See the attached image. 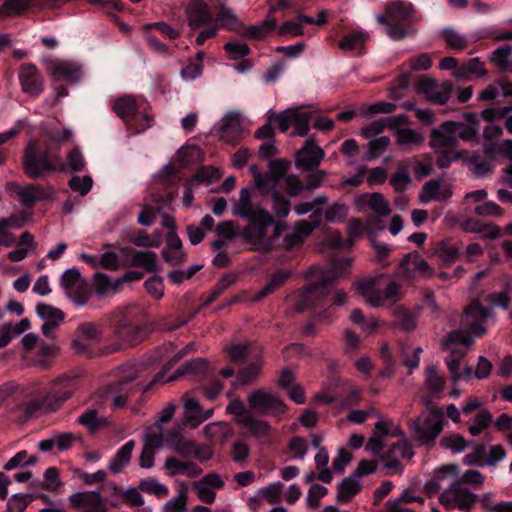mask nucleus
<instances>
[{
    "label": "nucleus",
    "instance_id": "f257e3e1",
    "mask_svg": "<svg viewBox=\"0 0 512 512\" xmlns=\"http://www.w3.org/2000/svg\"><path fill=\"white\" fill-rule=\"evenodd\" d=\"M232 214L248 222L240 232L246 242L257 249L269 244L268 229L272 227L274 218L260 204L252 202L249 188L241 189L239 199L234 202Z\"/></svg>",
    "mask_w": 512,
    "mask_h": 512
},
{
    "label": "nucleus",
    "instance_id": "f03ea898",
    "mask_svg": "<svg viewBox=\"0 0 512 512\" xmlns=\"http://www.w3.org/2000/svg\"><path fill=\"white\" fill-rule=\"evenodd\" d=\"M147 321L145 310L136 304L118 307L109 313L106 323L114 338L120 342L115 345L114 350L142 342L147 334Z\"/></svg>",
    "mask_w": 512,
    "mask_h": 512
},
{
    "label": "nucleus",
    "instance_id": "7ed1b4c3",
    "mask_svg": "<svg viewBox=\"0 0 512 512\" xmlns=\"http://www.w3.org/2000/svg\"><path fill=\"white\" fill-rule=\"evenodd\" d=\"M350 266L349 259H342L334 263L331 269L322 272L318 281L306 286L299 294L296 301L298 312H304L308 309H320L329 303V297L333 291V283L343 276Z\"/></svg>",
    "mask_w": 512,
    "mask_h": 512
},
{
    "label": "nucleus",
    "instance_id": "20e7f679",
    "mask_svg": "<svg viewBox=\"0 0 512 512\" xmlns=\"http://www.w3.org/2000/svg\"><path fill=\"white\" fill-rule=\"evenodd\" d=\"M23 171L32 180L44 179L54 172H63L65 166L59 147L41 146L35 140L28 142L22 156Z\"/></svg>",
    "mask_w": 512,
    "mask_h": 512
},
{
    "label": "nucleus",
    "instance_id": "39448f33",
    "mask_svg": "<svg viewBox=\"0 0 512 512\" xmlns=\"http://www.w3.org/2000/svg\"><path fill=\"white\" fill-rule=\"evenodd\" d=\"M77 388V380L74 377L61 376L51 382L43 391L42 395L31 400L26 412L33 415L38 411L53 413L60 409Z\"/></svg>",
    "mask_w": 512,
    "mask_h": 512
},
{
    "label": "nucleus",
    "instance_id": "423d86ee",
    "mask_svg": "<svg viewBox=\"0 0 512 512\" xmlns=\"http://www.w3.org/2000/svg\"><path fill=\"white\" fill-rule=\"evenodd\" d=\"M443 430V417L441 411L433 410L418 416L410 424L412 436L422 445H429L435 441Z\"/></svg>",
    "mask_w": 512,
    "mask_h": 512
},
{
    "label": "nucleus",
    "instance_id": "0eeeda50",
    "mask_svg": "<svg viewBox=\"0 0 512 512\" xmlns=\"http://www.w3.org/2000/svg\"><path fill=\"white\" fill-rule=\"evenodd\" d=\"M248 405L256 413L264 416L281 418L287 411V405L283 400L264 389L252 391L248 395Z\"/></svg>",
    "mask_w": 512,
    "mask_h": 512
},
{
    "label": "nucleus",
    "instance_id": "6e6552de",
    "mask_svg": "<svg viewBox=\"0 0 512 512\" xmlns=\"http://www.w3.org/2000/svg\"><path fill=\"white\" fill-rule=\"evenodd\" d=\"M439 501L447 509L457 507L460 510L467 511L478 501V496L467 489L461 488L460 482H453L441 493Z\"/></svg>",
    "mask_w": 512,
    "mask_h": 512
},
{
    "label": "nucleus",
    "instance_id": "1a4fd4ad",
    "mask_svg": "<svg viewBox=\"0 0 512 512\" xmlns=\"http://www.w3.org/2000/svg\"><path fill=\"white\" fill-rule=\"evenodd\" d=\"M114 112L126 123L137 121L138 118H142L140 128L142 130L150 127L152 118L147 114H142L137 99L134 96L126 95L115 100L113 105Z\"/></svg>",
    "mask_w": 512,
    "mask_h": 512
},
{
    "label": "nucleus",
    "instance_id": "9d476101",
    "mask_svg": "<svg viewBox=\"0 0 512 512\" xmlns=\"http://www.w3.org/2000/svg\"><path fill=\"white\" fill-rule=\"evenodd\" d=\"M100 339V332L95 324L85 322L80 324L75 332V338L72 341L73 348L77 353L85 355L89 358L95 357L92 344L98 342Z\"/></svg>",
    "mask_w": 512,
    "mask_h": 512
},
{
    "label": "nucleus",
    "instance_id": "9b49d317",
    "mask_svg": "<svg viewBox=\"0 0 512 512\" xmlns=\"http://www.w3.org/2000/svg\"><path fill=\"white\" fill-rule=\"evenodd\" d=\"M459 127L460 122H443L439 128L431 131L429 146L433 149L457 147Z\"/></svg>",
    "mask_w": 512,
    "mask_h": 512
},
{
    "label": "nucleus",
    "instance_id": "f8f14e48",
    "mask_svg": "<svg viewBox=\"0 0 512 512\" xmlns=\"http://www.w3.org/2000/svg\"><path fill=\"white\" fill-rule=\"evenodd\" d=\"M324 155L323 149L316 145L312 138H309L296 153L295 166L303 171H314L320 165Z\"/></svg>",
    "mask_w": 512,
    "mask_h": 512
},
{
    "label": "nucleus",
    "instance_id": "ddd939ff",
    "mask_svg": "<svg viewBox=\"0 0 512 512\" xmlns=\"http://www.w3.org/2000/svg\"><path fill=\"white\" fill-rule=\"evenodd\" d=\"M19 81L24 93L37 97L43 92V77L38 68L32 63L21 65Z\"/></svg>",
    "mask_w": 512,
    "mask_h": 512
},
{
    "label": "nucleus",
    "instance_id": "4468645a",
    "mask_svg": "<svg viewBox=\"0 0 512 512\" xmlns=\"http://www.w3.org/2000/svg\"><path fill=\"white\" fill-rule=\"evenodd\" d=\"M55 82H65L70 85L79 83L83 78V66L72 61H57L50 67Z\"/></svg>",
    "mask_w": 512,
    "mask_h": 512
},
{
    "label": "nucleus",
    "instance_id": "2eb2a0df",
    "mask_svg": "<svg viewBox=\"0 0 512 512\" xmlns=\"http://www.w3.org/2000/svg\"><path fill=\"white\" fill-rule=\"evenodd\" d=\"M466 316L471 319L470 331L477 337L486 333L484 326L488 318L493 317L492 308L485 307L479 300H474L465 310Z\"/></svg>",
    "mask_w": 512,
    "mask_h": 512
},
{
    "label": "nucleus",
    "instance_id": "dca6fc26",
    "mask_svg": "<svg viewBox=\"0 0 512 512\" xmlns=\"http://www.w3.org/2000/svg\"><path fill=\"white\" fill-rule=\"evenodd\" d=\"M189 26L199 29L213 23V15L209 5L204 0H192L186 7Z\"/></svg>",
    "mask_w": 512,
    "mask_h": 512
},
{
    "label": "nucleus",
    "instance_id": "f3484780",
    "mask_svg": "<svg viewBox=\"0 0 512 512\" xmlns=\"http://www.w3.org/2000/svg\"><path fill=\"white\" fill-rule=\"evenodd\" d=\"M355 205L359 211H363L369 207L375 214L379 216H388L391 212L389 202L381 193H361L355 198Z\"/></svg>",
    "mask_w": 512,
    "mask_h": 512
},
{
    "label": "nucleus",
    "instance_id": "a211bd4d",
    "mask_svg": "<svg viewBox=\"0 0 512 512\" xmlns=\"http://www.w3.org/2000/svg\"><path fill=\"white\" fill-rule=\"evenodd\" d=\"M219 137L227 143L235 144L240 141L243 135V127L239 114L235 112L227 113L221 120Z\"/></svg>",
    "mask_w": 512,
    "mask_h": 512
},
{
    "label": "nucleus",
    "instance_id": "6ab92c4d",
    "mask_svg": "<svg viewBox=\"0 0 512 512\" xmlns=\"http://www.w3.org/2000/svg\"><path fill=\"white\" fill-rule=\"evenodd\" d=\"M211 374L210 364L203 358H194L181 364L171 380L183 375H192L196 380L202 381Z\"/></svg>",
    "mask_w": 512,
    "mask_h": 512
},
{
    "label": "nucleus",
    "instance_id": "aec40b11",
    "mask_svg": "<svg viewBox=\"0 0 512 512\" xmlns=\"http://www.w3.org/2000/svg\"><path fill=\"white\" fill-rule=\"evenodd\" d=\"M464 231L481 233L484 238L498 239L502 236L500 227L494 223H485L476 219H468L462 224Z\"/></svg>",
    "mask_w": 512,
    "mask_h": 512
},
{
    "label": "nucleus",
    "instance_id": "412c9836",
    "mask_svg": "<svg viewBox=\"0 0 512 512\" xmlns=\"http://www.w3.org/2000/svg\"><path fill=\"white\" fill-rule=\"evenodd\" d=\"M448 474L457 477L459 474V466L456 464H449L437 469L433 477L425 483V493L429 496L438 493L441 489V481H443Z\"/></svg>",
    "mask_w": 512,
    "mask_h": 512
},
{
    "label": "nucleus",
    "instance_id": "4be33fe9",
    "mask_svg": "<svg viewBox=\"0 0 512 512\" xmlns=\"http://www.w3.org/2000/svg\"><path fill=\"white\" fill-rule=\"evenodd\" d=\"M20 201L26 207H33L38 201L49 198V193L41 186L28 184L18 192Z\"/></svg>",
    "mask_w": 512,
    "mask_h": 512
},
{
    "label": "nucleus",
    "instance_id": "5701e85b",
    "mask_svg": "<svg viewBox=\"0 0 512 512\" xmlns=\"http://www.w3.org/2000/svg\"><path fill=\"white\" fill-rule=\"evenodd\" d=\"M361 484L358 479L354 475H350L345 477L338 484V493H337V501L340 503H347L351 501L360 491Z\"/></svg>",
    "mask_w": 512,
    "mask_h": 512
},
{
    "label": "nucleus",
    "instance_id": "b1692460",
    "mask_svg": "<svg viewBox=\"0 0 512 512\" xmlns=\"http://www.w3.org/2000/svg\"><path fill=\"white\" fill-rule=\"evenodd\" d=\"M134 447L135 441L129 440L117 450L109 462V469L113 473H120L123 467L129 463Z\"/></svg>",
    "mask_w": 512,
    "mask_h": 512
},
{
    "label": "nucleus",
    "instance_id": "393cba45",
    "mask_svg": "<svg viewBox=\"0 0 512 512\" xmlns=\"http://www.w3.org/2000/svg\"><path fill=\"white\" fill-rule=\"evenodd\" d=\"M412 3L403 0H393L386 6V13L391 20L406 21L413 15Z\"/></svg>",
    "mask_w": 512,
    "mask_h": 512
},
{
    "label": "nucleus",
    "instance_id": "a878e982",
    "mask_svg": "<svg viewBox=\"0 0 512 512\" xmlns=\"http://www.w3.org/2000/svg\"><path fill=\"white\" fill-rule=\"evenodd\" d=\"M277 28L275 18L268 16L260 25H250L245 29L244 35L249 39L262 40Z\"/></svg>",
    "mask_w": 512,
    "mask_h": 512
},
{
    "label": "nucleus",
    "instance_id": "bb28decb",
    "mask_svg": "<svg viewBox=\"0 0 512 512\" xmlns=\"http://www.w3.org/2000/svg\"><path fill=\"white\" fill-rule=\"evenodd\" d=\"M291 273L287 270L280 269L272 275L268 283L258 292L255 300L259 301L279 289L289 279Z\"/></svg>",
    "mask_w": 512,
    "mask_h": 512
},
{
    "label": "nucleus",
    "instance_id": "cd10ccee",
    "mask_svg": "<svg viewBox=\"0 0 512 512\" xmlns=\"http://www.w3.org/2000/svg\"><path fill=\"white\" fill-rule=\"evenodd\" d=\"M358 290L367 299L371 306H383V296L381 295V292L376 289L375 280H361L358 282Z\"/></svg>",
    "mask_w": 512,
    "mask_h": 512
},
{
    "label": "nucleus",
    "instance_id": "c85d7f7f",
    "mask_svg": "<svg viewBox=\"0 0 512 512\" xmlns=\"http://www.w3.org/2000/svg\"><path fill=\"white\" fill-rule=\"evenodd\" d=\"M101 501L100 491L77 492L69 496V502L75 509L82 506H100Z\"/></svg>",
    "mask_w": 512,
    "mask_h": 512
},
{
    "label": "nucleus",
    "instance_id": "c756f323",
    "mask_svg": "<svg viewBox=\"0 0 512 512\" xmlns=\"http://www.w3.org/2000/svg\"><path fill=\"white\" fill-rule=\"evenodd\" d=\"M512 287L507 283L504 289L500 292H492L485 297V302L491 305L490 308L499 307L503 310H508L511 303Z\"/></svg>",
    "mask_w": 512,
    "mask_h": 512
},
{
    "label": "nucleus",
    "instance_id": "7c9ffc66",
    "mask_svg": "<svg viewBox=\"0 0 512 512\" xmlns=\"http://www.w3.org/2000/svg\"><path fill=\"white\" fill-rule=\"evenodd\" d=\"M39 0H6L0 7V14L3 16L18 15L30 7L36 6Z\"/></svg>",
    "mask_w": 512,
    "mask_h": 512
},
{
    "label": "nucleus",
    "instance_id": "2f4dec72",
    "mask_svg": "<svg viewBox=\"0 0 512 512\" xmlns=\"http://www.w3.org/2000/svg\"><path fill=\"white\" fill-rule=\"evenodd\" d=\"M397 144L404 149L410 148L412 145H421L424 137L419 132L411 128H399L396 130Z\"/></svg>",
    "mask_w": 512,
    "mask_h": 512
},
{
    "label": "nucleus",
    "instance_id": "473e14b6",
    "mask_svg": "<svg viewBox=\"0 0 512 512\" xmlns=\"http://www.w3.org/2000/svg\"><path fill=\"white\" fill-rule=\"evenodd\" d=\"M111 486L114 490V494L121 496L122 501L130 507H140L144 504L143 496L138 491V488L129 487L127 490L123 491L122 488L114 482L111 483Z\"/></svg>",
    "mask_w": 512,
    "mask_h": 512
},
{
    "label": "nucleus",
    "instance_id": "72a5a7b5",
    "mask_svg": "<svg viewBox=\"0 0 512 512\" xmlns=\"http://www.w3.org/2000/svg\"><path fill=\"white\" fill-rule=\"evenodd\" d=\"M131 264L135 267H142L148 272L157 271V254L153 251H138L134 253Z\"/></svg>",
    "mask_w": 512,
    "mask_h": 512
},
{
    "label": "nucleus",
    "instance_id": "f704fd0d",
    "mask_svg": "<svg viewBox=\"0 0 512 512\" xmlns=\"http://www.w3.org/2000/svg\"><path fill=\"white\" fill-rule=\"evenodd\" d=\"M36 314L42 320L46 322L52 321L58 323V325H60L65 319V313L62 310L42 302L36 305Z\"/></svg>",
    "mask_w": 512,
    "mask_h": 512
},
{
    "label": "nucleus",
    "instance_id": "c9c22d12",
    "mask_svg": "<svg viewBox=\"0 0 512 512\" xmlns=\"http://www.w3.org/2000/svg\"><path fill=\"white\" fill-rule=\"evenodd\" d=\"M77 422L85 426L91 433L106 425V420L98 415L97 410L87 409L77 419Z\"/></svg>",
    "mask_w": 512,
    "mask_h": 512
},
{
    "label": "nucleus",
    "instance_id": "e433bc0d",
    "mask_svg": "<svg viewBox=\"0 0 512 512\" xmlns=\"http://www.w3.org/2000/svg\"><path fill=\"white\" fill-rule=\"evenodd\" d=\"M311 115L307 111H298L292 108V123L294 131L292 135L306 136L310 130Z\"/></svg>",
    "mask_w": 512,
    "mask_h": 512
},
{
    "label": "nucleus",
    "instance_id": "4c0bfd02",
    "mask_svg": "<svg viewBox=\"0 0 512 512\" xmlns=\"http://www.w3.org/2000/svg\"><path fill=\"white\" fill-rule=\"evenodd\" d=\"M399 268L404 272H409L413 269L421 273H426L429 270V264L427 261L419 257L417 253H407L401 259Z\"/></svg>",
    "mask_w": 512,
    "mask_h": 512
},
{
    "label": "nucleus",
    "instance_id": "58836bf2",
    "mask_svg": "<svg viewBox=\"0 0 512 512\" xmlns=\"http://www.w3.org/2000/svg\"><path fill=\"white\" fill-rule=\"evenodd\" d=\"M485 69L483 67V63L479 58H473L460 65L455 72V76L458 78H467L471 75L480 77L485 74Z\"/></svg>",
    "mask_w": 512,
    "mask_h": 512
},
{
    "label": "nucleus",
    "instance_id": "ea45409f",
    "mask_svg": "<svg viewBox=\"0 0 512 512\" xmlns=\"http://www.w3.org/2000/svg\"><path fill=\"white\" fill-rule=\"evenodd\" d=\"M391 141L388 136H380L372 139L368 143V150L364 154V159L370 161L380 157L389 147Z\"/></svg>",
    "mask_w": 512,
    "mask_h": 512
},
{
    "label": "nucleus",
    "instance_id": "a19ab883",
    "mask_svg": "<svg viewBox=\"0 0 512 512\" xmlns=\"http://www.w3.org/2000/svg\"><path fill=\"white\" fill-rule=\"evenodd\" d=\"M244 421L245 423L243 426L248 428L252 436L257 439L267 437L272 429L271 425L267 421L255 419L252 415L250 417H246Z\"/></svg>",
    "mask_w": 512,
    "mask_h": 512
},
{
    "label": "nucleus",
    "instance_id": "79ce46f5",
    "mask_svg": "<svg viewBox=\"0 0 512 512\" xmlns=\"http://www.w3.org/2000/svg\"><path fill=\"white\" fill-rule=\"evenodd\" d=\"M138 489L144 493L155 495L158 498H164L169 493L167 486L159 483L155 478L152 477L141 479L138 485Z\"/></svg>",
    "mask_w": 512,
    "mask_h": 512
},
{
    "label": "nucleus",
    "instance_id": "37998d69",
    "mask_svg": "<svg viewBox=\"0 0 512 512\" xmlns=\"http://www.w3.org/2000/svg\"><path fill=\"white\" fill-rule=\"evenodd\" d=\"M389 183L397 193L406 191L408 185L412 183L408 168L406 166H399L397 171L391 176Z\"/></svg>",
    "mask_w": 512,
    "mask_h": 512
},
{
    "label": "nucleus",
    "instance_id": "c03bdc74",
    "mask_svg": "<svg viewBox=\"0 0 512 512\" xmlns=\"http://www.w3.org/2000/svg\"><path fill=\"white\" fill-rule=\"evenodd\" d=\"M219 28L236 31L242 24L235 14L229 8L222 7L214 21Z\"/></svg>",
    "mask_w": 512,
    "mask_h": 512
},
{
    "label": "nucleus",
    "instance_id": "a18cd8bd",
    "mask_svg": "<svg viewBox=\"0 0 512 512\" xmlns=\"http://www.w3.org/2000/svg\"><path fill=\"white\" fill-rule=\"evenodd\" d=\"M65 295L76 306H84L90 298V290L85 282H80L73 288L65 291Z\"/></svg>",
    "mask_w": 512,
    "mask_h": 512
},
{
    "label": "nucleus",
    "instance_id": "49530a36",
    "mask_svg": "<svg viewBox=\"0 0 512 512\" xmlns=\"http://www.w3.org/2000/svg\"><path fill=\"white\" fill-rule=\"evenodd\" d=\"M441 35L447 46L453 50H463L467 47V38L452 28L443 29Z\"/></svg>",
    "mask_w": 512,
    "mask_h": 512
},
{
    "label": "nucleus",
    "instance_id": "de8ad7c7",
    "mask_svg": "<svg viewBox=\"0 0 512 512\" xmlns=\"http://www.w3.org/2000/svg\"><path fill=\"white\" fill-rule=\"evenodd\" d=\"M237 277L233 274H224L212 288L205 305L213 303L226 289L235 283Z\"/></svg>",
    "mask_w": 512,
    "mask_h": 512
},
{
    "label": "nucleus",
    "instance_id": "09e8293b",
    "mask_svg": "<svg viewBox=\"0 0 512 512\" xmlns=\"http://www.w3.org/2000/svg\"><path fill=\"white\" fill-rule=\"evenodd\" d=\"M450 354L445 358V363L452 376L453 383L461 380L460 362L464 357V352L461 350H449Z\"/></svg>",
    "mask_w": 512,
    "mask_h": 512
},
{
    "label": "nucleus",
    "instance_id": "8fccbe9b",
    "mask_svg": "<svg viewBox=\"0 0 512 512\" xmlns=\"http://www.w3.org/2000/svg\"><path fill=\"white\" fill-rule=\"evenodd\" d=\"M260 370L261 360L258 358L257 360L250 362L247 366L239 369L237 379L242 385H247L258 377Z\"/></svg>",
    "mask_w": 512,
    "mask_h": 512
},
{
    "label": "nucleus",
    "instance_id": "3c124183",
    "mask_svg": "<svg viewBox=\"0 0 512 512\" xmlns=\"http://www.w3.org/2000/svg\"><path fill=\"white\" fill-rule=\"evenodd\" d=\"M366 40L363 32H353L345 35L339 42V48L343 51H355L362 48Z\"/></svg>",
    "mask_w": 512,
    "mask_h": 512
},
{
    "label": "nucleus",
    "instance_id": "603ef678",
    "mask_svg": "<svg viewBox=\"0 0 512 512\" xmlns=\"http://www.w3.org/2000/svg\"><path fill=\"white\" fill-rule=\"evenodd\" d=\"M470 441H466L460 434L444 436L440 440V445L445 449H450L453 453H460L470 446Z\"/></svg>",
    "mask_w": 512,
    "mask_h": 512
},
{
    "label": "nucleus",
    "instance_id": "864d4df0",
    "mask_svg": "<svg viewBox=\"0 0 512 512\" xmlns=\"http://www.w3.org/2000/svg\"><path fill=\"white\" fill-rule=\"evenodd\" d=\"M187 486L183 485L179 490L178 496L173 497L166 502L165 512H187Z\"/></svg>",
    "mask_w": 512,
    "mask_h": 512
},
{
    "label": "nucleus",
    "instance_id": "5fc2aeb1",
    "mask_svg": "<svg viewBox=\"0 0 512 512\" xmlns=\"http://www.w3.org/2000/svg\"><path fill=\"white\" fill-rule=\"evenodd\" d=\"M472 343V339L462 330H453L442 341V349L445 351L454 350L452 345L462 344L468 346Z\"/></svg>",
    "mask_w": 512,
    "mask_h": 512
},
{
    "label": "nucleus",
    "instance_id": "6e6d98bb",
    "mask_svg": "<svg viewBox=\"0 0 512 512\" xmlns=\"http://www.w3.org/2000/svg\"><path fill=\"white\" fill-rule=\"evenodd\" d=\"M272 198V208L277 217L284 218L286 217L291 209L290 200L282 195L279 191H274L271 194Z\"/></svg>",
    "mask_w": 512,
    "mask_h": 512
},
{
    "label": "nucleus",
    "instance_id": "4d7b16f0",
    "mask_svg": "<svg viewBox=\"0 0 512 512\" xmlns=\"http://www.w3.org/2000/svg\"><path fill=\"white\" fill-rule=\"evenodd\" d=\"M63 483L59 478V470L56 467H49L44 472V481L39 482V487L41 489L54 492L59 487H61Z\"/></svg>",
    "mask_w": 512,
    "mask_h": 512
},
{
    "label": "nucleus",
    "instance_id": "13d9d810",
    "mask_svg": "<svg viewBox=\"0 0 512 512\" xmlns=\"http://www.w3.org/2000/svg\"><path fill=\"white\" fill-rule=\"evenodd\" d=\"M226 412L234 415V421L239 424L243 425L245 423L246 417H250L251 414L249 411L245 408L244 403L239 399L235 398L233 399L228 406L226 407Z\"/></svg>",
    "mask_w": 512,
    "mask_h": 512
},
{
    "label": "nucleus",
    "instance_id": "bf43d9fd",
    "mask_svg": "<svg viewBox=\"0 0 512 512\" xmlns=\"http://www.w3.org/2000/svg\"><path fill=\"white\" fill-rule=\"evenodd\" d=\"M268 121L276 122L278 124V128L282 133H286L291 126L292 123V108L286 109L281 113H273L269 111L268 113Z\"/></svg>",
    "mask_w": 512,
    "mask_h": 512
},
{
    "label": "nucleus",
    "instance_id": "052dcab7",
    "mask_svg": "<svg viewBox=\"0 0 512 512\" xmlns=\"http://www.w3.org/2000/svg\"><path fill=\"white\" fill-rule=\"evenodd\" d=\"M278 179L272 176V173H263L256 175L255 185L263 193H273L278 185Z\"/></svg>",
    "mask_w": 512,
    "mask_h": 512
},
{
    "label": "nucleus",
    "instance_id": "680f3d73",
    "mask_svg": "<svg viewBox=\"0 0 512 512\" xmlns=\"http://www.w3.org/2000/svg\"><path fill=\"white\" fill-rule=\"evenodd\" d=\"M68 185L71 190L79 192L81 196H85L92 189L93 180L88 175H85L83 178L80 176H73L68 181Z\"/></svg>",
    "mask_w": 512,
    "mask_h": 512
},
{
    "label": "nucleus",
    "instance_id": "e2e57ef3",
    "mask_svg": "<svg viewBox=\"0 0 512 512\" xmlns=\"http://www.w3.org/2000/svg\"><path fill=\"white\" fill-rule=\"evenodd\" d=\"M31 500L30 494H14L7 502V512H23Z\"/></svg>",
    "mask_w": 512,
    "mask_h": 512
},
{
    "label": "nucleus",
    "instance_id": "0e129e2a",
    "mask_svg": "<svg viewBox=\"0 0 512 512\" xmlns=\"http://www.w3.org/2000/svg\"><path fill=\"white\" fill-rule=\"evenodd\" d=\"M228 354L232 362L245 363L249 360V344H234L228 348Z\"/></svg>",
    "mask_w": 512,
    "mask_h": 512
},
{
    "label": "nucleus",
    "instance_id": "69168bd1",
    "mask_svg": "<svg viewBox=\"0 0 512 512\" xmlns=\"http://www.w3.org/2000/svg\"><path fill=\"white\" fill-rule=\"evenodd\" d=\"M396 317L395 324L402 330L413 331L417 326L416 316L407 310H399Z\"/></svg>",
    "mask_w": 512,
    "mask_h": 512
},
{
    "label": "nucleus",
    "instance_id": "338daca9",
    "mask_svg": "<svg viewBox=\"0 0 512 512\" xmlns=\"http://www.w3.org/2000/svg\"><path fill=\"white\" fill-rule=\"evenodd\" d=\"M347 207L342 203H334L325 210V219L327 222H339L345 219Z\"/></svg>",
    "mask_w": 512,
    "mask_h": 512
},
{
    "label": "nucleus",
    "instance_id": "774afa93",
    "mask_svg": "<svg viewBox=\"0 0 512 512\" xmlns=\"http://www.w3.org/2000/svg\"><path fill=\"white\" fill-rule=\"evenodd\" d=\"M284 485L281 482H274L260 490L261 495L270 504H277L280 502V494Z\"/></svg>",
    "mask_w": 512,
    "mask_h": 512
}]
</instances>
